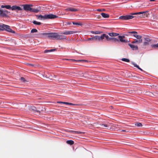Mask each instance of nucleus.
<instances>
[{
    "mask_svg": "<svg viewBox=\"0 0 158 158\" xmlns=\"http://www.w3.org/2000/svg\"><path fill=\"white\" fill-rule=\"evenodd\" d=\"M128 33L133 34V35L138 40L142 39V36L140 35H138L137 34V32L135 31H129L128 32Z\"/></svg>",
    "mask_w": 158,
    "mask_h": 158,
    "instance_id": "39448f33",
    "label": "nucleus"
},
{
    "mask_svg": "<svg viewBox=\"0 0 158 158\" xmlns=\"http://www.w3.org/2000/svg\"><path fill=\"white\" fill-rule=\"evenodd\" d=\"M91 33L93 34H99L102 33L103 32L102 31H92Z\"/></svg>",
    "mask_w": 158,
    "mask_h": 158,
    "instance_id": "4be33fe9",
    "label": "nucleus"
},
{
    "mask_svg": "<svg viewBox=\"0 0 158 158\" xmlns=\"http://www.w3.org/2000/svg\"><path fill=\"white\" fill-rule=\"evenodd\" d=\"M79 24H80V25H82V24L80 22V23H79Z\"/></svg>",
    "mask_w": 158,
    "mask_h": 158,
    "instance_id": "3c124183",
    "label": "nucleus"
},
{
    "mask_svg": "<svg viewBox=\"0 0 158 158\" xmlns=\"http://www.w3.org/2000/svg\"><path fill=\"white\" fill-rule=\"evenodd\" d=\"M114 36H116L118 35V33H114Z\"/></svg>",
    "mask_w": 158,
    "mask_h": 158,
    "instance_id": "a18cd8bd",
    "label": "nucleus"
},
{
    "mask_svg": "<svg viewBox=\"0 0 158 158\" xmlns=\"http://www.w3.org/2000/svg\"><path fill=\"white\" fill-rule=\"evenodd\" d=\"M80 77H82V76H80Z\"/></svg>",
    "mask_w": 158,
    "mask_h": 158,
    "instance_id": "864d4df0",
    "label": "nucleus"
},
{
    "mask_svg": "<svg viewBox=\"0 0 158 158\" xmlns=\"http://www.w3.org/2000/svg\"><path fill=\"white\" fill-rule=\"evenodd\" d=\"M112 40L114 42L118 41V39L114 37H112Z\"/></svg>",
    "mask_w": 158,
    "mask_h": 158,
    "instance_id": "4c0bfd02",
    "label": "nucleus"
},
{
    "mask_svg": "<svg viewBox=\"0 0 158 158\" xmlns=\"http://www.w3.org/2000/svg\"><path fill=\"white\" fill-rule=\"evenodd\" d=\"M122 60L123 61L126 62H129L130 60L128 59L123 58L122 59Z\"/></svg>",
    "mask_w": 158,
    "mask_h": 158,
    "instance_id": "72a5a7b5",
    "label": "nucleus"
},
{
    "mask_svg": "<svg viewBox=\"0 0 158 158\" xmlns=\"http://www.w3.org/2000/svg\"><path fill=\"white\" fill-rule=\"evenodd\" d=\"M131 64L134 65L135 67L137 68L138 69H139L141 71H142V69H141L140 68H139V66L138 65L136 64L135 63H134V62H131Z\"/></svg>",
    "mask_w": 158,
    "mask_h": 158,
    "instance_id": "b1692460",
    "label": "nucleus"
},
{
    "mask_svg": "<svg viewBox=\"0 0 158 158\" xmlns=\"http://www.w3.org/2000/svg\"><path fill=\"white\" fill-rule=\"evenodd\" d=\"M1 7L2 8H5L7 9H10L11 8V6L10 5H2Z\"/></svg>",
    "mask_w": 158,
    "mask_h": 158,
    "instance_id": "393cba45",
    "label": "nucleus"
},
{
    "mask_svg": "<svg viewBox=\"0 0 158 158\" xmlns=\"http://www.w3.org/2000/svg\"><path fill=\"white\" fill-rule=\"evenodd\" d=\"M73 25H79V23L73 22Z\"/></svg>",
    "mask_w": 158,
    "mask_h": 158,
    "instance_id": "79ce46f5",
    "label": "nucleus"
},
{
    "mask_svg": "<svg viewBox=\"0 0 158 158\" xmlns=\"http://www.w3.org/2000/svg\"><path fill=\"white\" fill-rule=\"evenodd\" d=\"M24 10L26 11H31L32 8L31 7L33 6L31 4H25L23 5Z\"/></svg>",
    "mask_w": 158,
    "mask_h": 158,
    "instance_id": "20e7f679",
    "label": "nucleus"
},
{
    "mask_svg": "<svg viewBox=\"0 0 158 158\" xmlns=\"http://www.w3.org/2000/svg\"><path fill=\"white\" fill-rule=\"evenodd\" d=\"M56 15L53 14H48L46 15V19H54L57 17Z\"/></svg>",
    "mask_w": 158,
    "mask_h": 158,
    "instance_id": "1a4fd4ad",
    "label": "nucleus"
},
{
    "mask_svg": "<svg viewBox=\"0 0 158 158\" xmlns=\"http://www.w3.org/2000/svg\"><path fill=\"white\" fill-rule=\"evenodd\" d=\"M57 103H59V104H64V102H60V101H58L57 102Z\"/></svg>",
    "mask_w": 158,
    "mask_h": 158,
    "instance_id": "37998d69",
    "label": "nucleus"
},
{
    "mask_svg": "<svg viewBox=\"0 0 158 158\" xmlns=\"http://www.w3.org/2000/svg\"><path fill=\"white\" fill-rule=\"evenodd\" d=\"M38 31V30L36 29H32L31 31V33H34L35 32H37Z\"/></svg>",
    "mask_w": 158,
    "mask_h": 158,
    "instance_id": "7c9ffc66",
    "label": "nucleus"
},
{
    "mask_svg": "<svg viewBox=\"0 0 158 158\" xmlns=\"http://www.w3.org/2000/svg\"><path fill=\"white\" fill-rule=\"evenodd\" d=\"M155 18L156 19L158 20V14L157 15H156L155 16Z\"/></svg>",
    "mask_w": 158,
    "mask_h": 158,
    "instance_id": "c03bdc74",
    "label": "nucleus"
},
{
    "mask_svg": "<svg viewBox=\"0 0 158 158\" xmlns=\"http://www.w3.org/2000/svg\"><path fill=\"white\" fill-rule=\"evenodd\" d=\"M101 15L104 18H108L109 17V14L105 13H102L101 14Z\"/></svg>",
    "mask_w": 158,
    "mask_h": 158,
    "instance_id": "aec40b11",
    "label": "nucleus"
},
{
    "mask_svg": "<svg viewBox=\"0 0 158 158\" xmlns=\"http://www.w3.org/2000/svg\"><path fill=\"white\" fill-rule=\"evenodd\" d=\"M36 16L38 17V19L40 20H45L46 19V15L43 16L41 15H36Z\"/></svg>",
    "mask_w": 158,
    "mask_h": 158,
    "instance_id": "f3484780",
    "label": "nucleus"
},
{
    "mask_svg": "<svg viewBox=\"0 0 158 158\" xmlns=\"http://www.w3.org/2000/svg\"><path fill=\"white\" fill-rule=\"evenodd\" d=\"M9 12L6 10H3L0 9V16L3 17H7Z\"/></svg>",
    "mask_w": 158,
    "mask_h": 158,
    "instance_id": "7ed1b4c3",
    "label": "nucleus"
},
{
    "mask_svg": "<svg viewBox=\"0 0 158 158\" xmlns=\"http://www.w3.org/2000/svg\"><path fill=\"white\" fill-rule=\"evenodd\" d=\"M20 80L21 81H22L23 82H25L26 81L25 79L23 77H21L20 78Z\"/></svg>",
    "mask_w": 158,
    "mask_h": 158,
    "instance_id": "e433bc0d",
    "label": "nucleus"
},
{
    "mask_svg": "<svg viewBox=\"0 0 158 158\" xmlns=\"http://www.w3.org/2000/svg\"><path fill=\"white\" fill-rule=\"evenodd\" d=\"M79 133H80V134H81V133H83V132H80V131Z\"/></svg>",
    "mask_w": 158,
    "mask_h": 158,
    "instance_id": "603ef678",
    "label": "nucleus"
},
{
    "mask_svg": "<svg viewBox=\"0 0 158 158\" xmlns=\"http://www.w3.org/2000/svg\"><path fill=\"white\" fill-rule=\"evenodd\" d=\"M151 40L148 38H145V41L143 43L144 46H147L149 45V42L151 41Z\"/></svg>",
    "mask_w": 158,
    "mask_h": 158,
    "instance_id": "ddd939ff",
    "label": "nucleus"
},
{
    "mask_svg": "<svg viewBox=\"0 0 158 158\" xmlns=\"http://www.w3.org/2000/svg\"><path fill=\"white\" fill-rule=\"evenodd\" d=\"M150 1L151 2H153V1H156V0H150Z\"/></svg>",
    "mask_w": 158,
    "mask_h": 158,
    "instance_id": "de8ad7c7",
    "label": "nucleus"
},
{
    "mask_svg": "<svg viewBox=\"0 0 158 158\" xmlns=\"http://www.w3.org/2000/svg\"><path fill=\"white\" fill-rule=\"evenodd\" d=\"M64 104H65L66 105H72L73 104L72 103H69V102H64Z\"/></svg>",
    "mask_w": 158,
    "mask_h": 158,
    "instance_id": "ea45409f",
    "label": "nucleus"
},
{
    "mask_svg": "<svg viewBox=\"0 0 158 158\" xmlns=\"http://www.w3.org/2000/svg\"><path fill=\"white\" fill-rule=\"evenodd\" d=\"M56 40H63L66 39V36L61 35H58V33H56Z\"/></svg>",
    "mask_w": 158,
    "mask_h": 158,
    "instance_id": "6e6552de",
    "label": "nucleus"
},
{
    "mask_svg": "<svg viewBox=\"0 0 158 158\" xmlns=\"http://www.w3.org/2000/svg\"><path fill=\"white\" fill-rule=\"evenodd\" d=\"M142 41V39H140V40H135L133 41L132 43L133 44H135L136 43H141Z\"/></svg>",
    "mask_w": 158,
    "mask_h": 158,
    "instance_id": "a878e982",
    "label": "nucleus"
},
{
    "mask_svg": "<svg viewBox=\"0 0 158 158\" xmlns=\"http://www.w3.org/2000/svg\"><path fill=\"white\" fill-rule=\"evenodd\" d=\"M108 34L109 35L113 37L114 36V33H109Z\"/></svg>",
    "mask_w": 158,
    "mask_h": 158,
    "instance_id": "58836bf2",
    "label": "nucleus"
},
{
    "mask_svg": "<svg viewBox=\"0 0 158 158\" xmlns=\"http://www.w3.org/2000/svg\"><path fill=\"white\" fill-rule=\"evenodd\" d=\"M90 40L92 41L91 42H92V43L94 42L95 41H98V38L97 35L94 36V37H93L92 38H88L87 40V41H89Z\"/></svg>",
    "mask_w": 158,
    "mask_h": 158,
    "instance_id": "9b49d317",
    "label": "nucleus"
},
{
    "mask_svg": "<svg viewBox=\"0 0 158 158\" xmlns=\"http://www.w3.org/2000/svg\"><path fill=\"white\" fill-rule=\"evenodd\" d=\"M56 33H48L47 36L48 37L52 39H56Z\"/></svg>",
    "mask_w": 158,
    "mask_h": 158,
    "instance_id": "423d86ee",
    "label": "nucleus"
},
{
    "mask_svg": "<svg viewBox=\"0 0 158 158\" xmlns=\"http://www.w3.org/2000/svg\"><path fill=\"white\" fill-rule=\"evenodd\" d=\"M32 23L34 24L38 25H40L42 24L40 22H37L35 20L33 21Z\"/></svg>",
    "mask_w": 158,
    "mask_h": 158,
    "instance_id": "cd10ccee",
    "label": "nucleus"
},
{
    "mask_svg": "<svg viewBox=\"0 0 158 158\" xmlns=\"http://www.w3.org/2000/svg\"><path fill=\"white\" fill-rule=\"evenodd\" d=\"M152 48L154 49L158 48V43L156 44H152L151 45Z\"/></svg>",
    "mask_w": 158,
    "mask_h": 158,
    "instance_id": "5701e85b",
    "label": "nucleus"
},
{
    "mask_svg": "<svg viewBox=\"0 0 158 158\" xmlns=\"http://www.w3.org/2000/svg\"><path fill=\"white\" fill-rule=\"evenodd\" d=\"M76 32H77V31H65L64 32L61 33V34L69 35L76 33Z\"/></svg>",
    "mask_w": 158,
    "mask_h": 158,
    "instance_id": "9d476101",
    "label": "nucleus"
},
{
    "mask_svg": "<svg viewBox=\"0 0 158 158\" xmlns=\"http://www.w3.org/2000/svg\"><path fill=\"white\" fill-rule=\"evenodd\" d=\"M105 34H103L101 36L97 35L98 38V41H102L103 39L105 38Z\"/></svg>",
    "mask_w": 158,
    "mask_h": 158,
    "instance_id": "dca6fc26",
    "label": "nucleus"
},
{
    "mask_svg": "<svg viewBox=\"0 0 158 158\" xmlns=\"http://www.w3.org/2000/svg\"><path fill=\"white\" fill-rule=\"evenodd\" d=\"M66 60H71V61H72V62H76V61H79V60H74V59H69V60L66 59Z\"/></svg>",
    "mask_w": 158,
    "mask_h": 158,
    "instance_id": "c9c22d12",
    "label": "nucleus"
},
{
    "mask_svg": "<svg viewBox=\"0 0 158 158\" xmlns=\"http://www.w3.org/2000/svg\"><path fill=\"white\" fill-rule=\"evenodd\" d=\"M118 38L119 39L120 41L122 42L127 43L129 41V40H127L124 39L125 38L124 36L119 35L118 36Z\"/></svg>",
    "mask_w": 158,
    "mask_h": 158,
    "instance_id": "0eeeda50",
    "label": "nucleus"
},
{
    "mask_svg": "<svg viewBox=\"0 0 158 158\" xmlns=\"http://www.w3.org/2000/svg\"><path fill=\"white\" fill-rule=\"evenodd\" d=\"M0 30L2 31L5 30L9 32L13 33H15V32L12 30L10 28V27L9 26L3 24H0Z\"/></svg>",
    "mask_w": 158,
    "mask_h": 158,
    "instance_id": "f03ea898",
    "label": "nucleus"
},
{
    "mask_svg": "<svg viewBox=\"0 0 158 158\" xmlns=\"http://www.w3.org/2000/svg\"><path fill=\"white\" fill-rule=\"evenodd\" d=\"M56 50V49H50V50H45L44 51V53H46L48 52H52L53 51H55Z\"/></svg>",
    "mask_w": 158,
    "mask_h": 158,
    "instance_id": "412c9836",
    "label": "nucleus"
},
{
    "mask_svg": "<svg viewBox=\"0 0 158 158\" xmlns=\"http://www.w3.org/2000/svg\"><path fill=\"white\" fill-rule=\"evenodd\" d=\"M96 126H97L98 127H99V126H100L101 128H106L107 127H108V126L107 124H97L95 125Z\"/></svg>",
    "mask_w": 158,
    "mask_h": 158,
    "instance_id": "2eb2a0df",
    "label": "nucleus"
},
{
    "mask_svg": "<svg viewBox=\"0 0 158 158\" xmlns=\"http://www.w3.org/2000/svg\"><path fill=\"white\" fill-rule=\"evenodd\" d=\"M97 10L99 11H104L105 10L104 9H98Z\"/></svg>",
    "mask_w": 158,
    "mask_h": 158,
    "instance_id": "a19ab883",
    "label": "nucleus"
},
{
    "mask_svg": "<svg viewBox=\"0 0 158 158\" xmlns=\"http://www.w3.org/2000/svg\"><path fill=\"white\" fill-rule=\"evenodd\" d=\"M110 40H112V37H110Z\"/></svg>",
    "mask_w": 158,
    "mask_h": 158,
    "instance_id": "09e8293b",
    "label": "nucleus"
},
{
    "mask_svg": "<svg viewBox=\"0 0 158 158\" xmlns=\"http://www.w3.org/2000/svg\"><path fill=\"white\" fill-rule=\"evenodd\" d=\"M128 45L133 50H137L138 49V47L137 45L131 44H129Z\"/></svg>",
    "mask_w": 158,
    "mask_h": 158,
    "instance_id": "4468645a",
    "label": "nucleus"
},
{
    "mask_svg": "<svg viewBox=\"0 0 158 158\" xmlns=\"http://www.w3.org/2000/svg\"><path fill=\"white\" fill-rule=\"evenodd\" d=\"M39 10L38 9L32 8L31 12L37 13L39 12Z\"/></svg>",
    "mask_w": 158,
    "mask_h": 158,
    "instance_id": "c85d7f7f",
    "label": "nucleus"
},
{
    "mask_svg": "<svg viewBox=\"0 0 158 158\" xmlns=\"http://www.w3.org/2000/svg\"><path fill=\"white\" fill-rule=\"evenodd\" d=\"M146 12H140L138 13H132L130 15H126L125 16H122L119 17V19H121L123 20H127L130 19H132L134 18V16L132 15H136L137 14H142V15L139 16L140 17H145V16H147V15L145 14Z\"/></svg>",
    "mask_w": 158,
    "mask_h": 158,
    "instance_id": "f257e3e1",
    "label": "nucleus"
},
{
    "mask_svg": "<svg viewBox=\"0 0 158 158\" xmlns=\"http://www.w3.org/2000/svg\"><path fill=\"white\" fill-rule=\"evenodd\" d=\"M48 33H45L44 32H40L37 35V36L38 37L41 38L43 37V35H46L47 36Z\"/></svg>",
    "mask_w": 158,
    "mask_h": 158,
    "instance_id": "a211bd4d",
    "label": "nucleus"
},
{
    "mask_svg": "<svg viewBox=\"0 0 158 158\" xmlns=\"http://www.w3.org/2000/svg\"><path fill=\"white\" fill-rule=\"evenodd\" d=\"M71 131L73 132H74L75 133H79V132L78 131Z\"/></svg>",
    "mask_w": 158,
    "mask_h": 158,
    "instance_id": "49530a36",
    "label": "nucleus"
},
{
    "mask_svg": "<svg viewBox=\"0 0 158 158\" xmlns=\"http://www.w3.org/2000/svg\"><path fill=\"white\" fill-rule=\"evenodd\" d=\"M105 38L107 41L110 40V38L109 37V36L108 35H106V34H105Z\"/></svg>",
    "mask_w": 158,
    "mask_h": 158,
    "instance_id": "f704fd0d",
    "label": "nucleus"
},
{
    "mask_svg": "<svg viewBox=\"0 0 158 158\" xmlns=\"http://www.w3.org/2000/svg\"><path fill=\"white\" fill-rule=\"evenodd\" d=\"M67 11H71L72 12H74L77 11L78 10L74 8H68L65 9Z\"/></svg>",
    "mask_w": 158,
    "mask_h": 158,
    "instance_id": "6ab92c4d",
    "label": "nucleus"
},
{
    "mask_svg": "<svg viewBox=\"0 0 158 158\" xmlns=\"http://www.w3.org/2000/svg\"><path fill=\"white\" fill-rule=\"evenodd\" d=\"M29 64L30 65H31V66H33V64Z\"/></svg>",
    "mask_w": 158,
    "mask_h": 158,
    "instance_id": "8fccbe9b",
    "label": "nucleus"
},
{
    "mask_svg": "<svg viewBox=\"0 0 158 158\" xmlns=\"http://www.w3.org/2000/svg\"><path fill=\"white\" fill-rule=\"evenodd\" d=\"M31 109L34 111H35L36 112H40L38 110H37L36 108L35 107H34V106H32L31 107Z\"/></svg>",
    "mask_w": 158,
    "mask_h": 158,
    "instance_id": "2f4dec72",
    "label": "nucleus"
},
{
    "mask_svg": "<svg viewBox=\"0 0 158 158\" xmlns=\"http://www.w3.org/2000/svg\"><path fill=\"white\" fill-rule=\"evenodd\" d=\"M66 143L70 145H72L74 144V141L72 140H69L66 141Z\"/></svg>",
    "mask_w": 158,
    "mask_h": 158,
    "instance_id": "bb28decb",
    "label": "nucleus"
},
{
    "mask_svg": "<svg viewBox=\"0 0 158 158\" xmlns=\"http://www.w3.org/2000/svg\"><path fill=\"white\" fill-rule=\"evenodd\" d=\"M80 63V62H83V63H85L88 62L87 60H79ZM80 65H82L83 66V65L82 64H80Z\"/></svg>",
    "mask_w": 158,
    "mask_h": 158,
    "instance_id": "473e14b6",
    "label": "nucleus"
},
{
    "mask_svg": "<svg viewBox=\"0 0 158 158\" xmlns=\"http://www.w3.org/2000/svg\"><path fill=\"white\" fill-rule=\"evenodd\" d=\"M10 9L12 10H22V9L20 7L17 6L16 5L13 6H12L11 7Z\"/></svg>",
    "mask_w": 158,
    "mask_h": 158,
    "instance_id": "f8f14e48",
    "label": "nucleus"
},
{
    "mask_svg": "<svg viewBox=\"0 0 158 158\" xmlns=\"http://www.w3.org/2000/svg\"><path fill=\"white\" fill-rule=\"evenodd\" d=\"M135 126H137L138 127H140L142 126V124L141 123H135Z\"/></svg>",
    "mask_w": 158,
    "mask_h": 158,
    "instance_id": "c756f323",
    "label": "nucleus"
}]
</instances>
